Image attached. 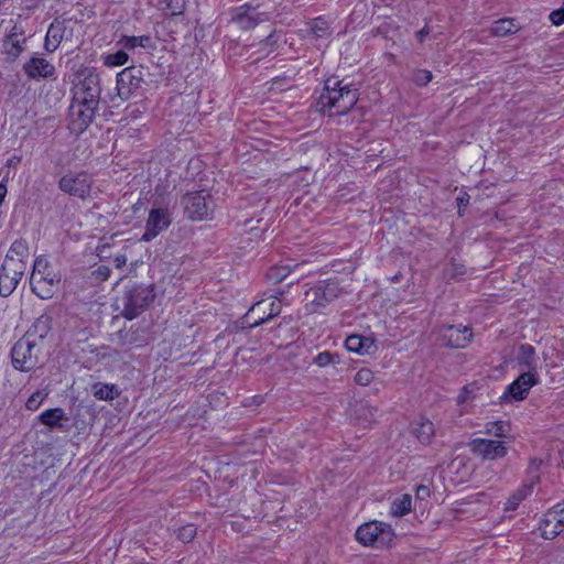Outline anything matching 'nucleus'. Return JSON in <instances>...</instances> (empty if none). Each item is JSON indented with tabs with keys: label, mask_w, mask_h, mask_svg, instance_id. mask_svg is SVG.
Masks as SVG:
<instances>
[{
	"label": "nucleus",
	"mask_w": 564,
	"mask_h": 564,
	"mask_svg": "<svg viewBox=\"0 0 564 564\" xmlns=\"http://www.w3.org/2000/svg\"><path fill=\"white\" fill-rule=\"evenodd\" d=\"M358 101V88L345 79L329 77L325 80L317 106L323 113L340 116L347 113Z\"/></svg>",
	"instance_id": "f257e3e1"
},
{
	"label": "nucleus",
	"mask_w": 564,
	"mask_h": 564,
	"mask_svg": "<svg viewBox=\"0 0 564 564\" xmlns=\"http://www.w3.org/2000/svg\"><path fill=\"white\" fill-rule=\"evenodd\" d=\"M155 297L153 285L128 282L117 296L115 307L127 319L139 316Z\"/></svg>",
	"instance_id": "f03ea898"
},
{
	"label": "nucleus",
	"mask_w": 564,
	"mask_h": 564,
	"mask_svg": "<svg viewBox=\"0 0 564 564\" xmlns=\"http://www.w3.org/2000/svg\"><path fill=\"white\" fill-rule=\"evenodd\" d=\"M44 334H36V330H28L12 347L11 360L15 370L29 372L35 369L42 355Z\"/></svg>",
	"instance_id": "7ed1b4c3"
},
{
	"label": "nucleus",
	"mask_w": 564,
	"mask_h": 564,
	"mask_svg": "<svg viewBox=\"0 0 564 564\" xmlns=\"http://www.w3.org/2000/svg\"><path fill=\"white\" fill-rule=\"evenodd\" d=\"M100 94V77L96 69L89 67L79 69L73 82L70 102L98 109Z\"/></svg>",
	"instance_id": "20e7f679"
},
{
	"label": "nucleus",
	"mask_w": 564,
	"mask_h": 564,
	"mask_svg": "<svg viewBox=\"0 0 564 564\" xmlns=\"http://www.w3.org/2000/svg\"><path fill=\"white\" fill-rule=\"evenodd\" d=\"M61 275L55 272L44 256H39L33 263L30 276L32 292L42 300L52 299L57 290Z\"/></svg>",
	"instance_id": "39448f33"
},
{
	"label": "nucleus",
	"mask_w": 564,
	"mask_h": 564,
	"mask_svg": "<svg viewBox=\"0 0 564 564\" xmlns=\"http://www.w3.org/2000/svg\"><path fill=\"white\" fill-rule=\"evenodd\" d=\"M181 204L185 214L192 220L210 218L215 208V202L209 191H194L183 195Z\"/></svg>",
	"instance_id": "423d86ee"
},
{
	"label": "nucleus",
	"mask_w": 564,
	"mask_h": 564,
	"mask_svg": "<svg viewBox=\"0 0 564 564\" xmlns=\"http://www.w3.org/2000/svg\"><path fill=\"white\" fill-rule=\"evenodd\" d=\"M94 180L87 172L70 171L59 178L58 188L70 196L86 199L90 196Z\"/></svg>",
	"instance_id": "0eeeda50"
},
{
	"label": "nucleus",
	"mask_w": 564,
	"mask_h": 564,
	"mask_svg": "<svg viewBox=\"0 0 564 564\" xmlns=\"http://www.w3.org/2000/svg\"><path fill=\"white\" fill-rule=\"evenodd\" d=\"M356 539L366 546L383 545L391 541L393 536L389 524L378 521H371L360 525L356 531Z\"/></svg>",
	"instance_id": "6e6552de"
},
{
	"label": "nucleus",
	"mask_w": 564,
	"mask_h": 564,
	"mask_svg": "<svg viewBox=\"0 0 564 564\" xmlns=\"http://www.w3.org/2000/svg\"><path fill=\"white\" fill-rule=\"evenodd\" d=\"M338 295V288L335 282L319 283L305 293L306 311L315 313L325 307Z\"/></svg>",
	"instance_id": "1a4fd4ad"
},
{
	"label": "nucleus",
	"mask_w": 564,
	"mask_h": 564,
	"mask_svg": "<svg viewBox=\"0 0 564 564\" xmlns=\"http://www.w3.org/2000/svg\"><path fill=\"white\" fill-rule=\"evenodd\" d=\"M143 68L130 66L117 75V95L121 100H128L138 90L144 78Z\"/></svg>",
	"instance_id": "9d476101"
},
{
	"label": "nucleus",
	"mask_w": 564,
	"mask_h": 564,
	"mask_svg": "<svg viewBox=\"0 0 564 564\" xmlns=\"http://www.w3.org/2000/svg\"><path fill=\"white\" fill-rule=\"evenodd\" d=\"M171 223L172 217L167 208H151L141 240L147 242L153 240L167 229Z\"/></svg>",
	"instance_id": "9b49d317"
},
{
	"label": "nucleus",
	"mask_w": 564,
	"mask_h": 564,
	"mask_svg": "<svg viewBox=\"0 0 564 564\" xmlns=\"http://www.w3.org/2000/svg\"><path fill=\"white\" fill-rule=\"evenodd\" d=\"M544 539L552 540L564 530V500L549 510L540 525Z\"/></svg>",
	"instance_id": "f8f14e48"
},
{
	"label": "nucleus",
	"mask_w": 564,
	"mask_h": 564,
	"mask_svg": "<svg viewBox=\"0 0 564 564\" xmlns=\"http://www.w3.org/2000/svg\"><path fill=\"white\" fill-rule=\"evenodd\" d=\"M97 108L82 106L70 102L69 106V129L75 134H82L94 121Z\"/></svg>",
	"instance_id": "ddd939ff"
},
{
	"label": "nucleus",
	"mask_w": 564,
	"mask_h": 564,
	"mask_svg": "<svg viewBox=\"0 0 564 564\" xmlns=\"http://www.w3.org/2000/svg\"><path fill=\"white\" fill-rule=\"evenodd\" d=\"M471 328L464 325H447L441 329V339L447 347L464 348L471 340Z\"/></svg>",
	"instance_id": "4468645a"
},
{
	"label": "nucleus",
	"mask_w": 564,
	"mask_h": 564,
	"mask_svg": "<svg viewBox=\"0 0 564 564\" xmlns=\"http://www.w3.org/2000/svg\"><path fill=\"white\" fill-rule=\"evenodd\" d=\"M26 268L2 263L0 268V295L8 297L17 289Z\"/></svg>",
	"instance_id": "2eb2a0df"
},
{
	"label": "nucleus",
	"mask_w": 564,
	"mask_h": 564,
	"mask_svg": "<svg viewBox=\"0 0 564 564\" xmlns=\"http://www.w3.org/2000/svg\"><path fill=\"white\" fill-rule=\"evenodd\" d=\"M473 453L484 459H497L507 455L502 441L476 438L470 443Z\"/></svg>",
	"instance_id": "dca6fc26"
},
{
	"label": "nucleus",
	"mask_w": 564,
	"mask_h": 564,
	"mask_svg": "<svg viewBox=\"0 0 564 564\" xmlns=\"http://www.w3.org/2000/svg\"><path fill=\"white\" fill-rule=\"evenodd\" d=\"M72 36V30L67 28L65 21L55 19L46 32L44 47L47 52L53 53L57 50L62 41L69 40Z\"/></svg>",
	"instance_id": "f3484780"
},
{
	"label": "nucleus",
	"mask_w": 564,
	"mask_h": 564,
	"mask_svg": "<svg viewBox=\"0 0 564 564\" xmlns=\"http://www.w3.org/2000/svg\"><path fill=\"white\" fill-rule=\"evenodd\" d=\"M24 73L32 79L53 78L55 67L46 58L33 56L23 66Z\"/></svg>",
	"instance_id": "a211bd4d"
},
{
	"label": "nucleus",
	"mask_w": 564,
	"mask_h": 564,
	"mask_svg": "<svg viewBox=\"0 0 564 564\" xmlns=\"http://www.w3.org/2000/svg\"><path fill=\"white\" fill-rule=\"evenodd\" d=\"M538 383V378L534 372L527 371L520 375L511 384H509L507 392L502 398H506L507 394L512 397L514 400H523L529 390Z\"/></svg>",
	"instance_id": "6ab92c4d"
},
{
	"label": "nucleus",
	"mask_w": 564,
	"mask_h": 564,
	"mask_svg": "<svg viewBox=\"0 0 564 564\" xmlns=\"http://www.w3.org/2000/svg\"><path fill=\"white\" fill-rule=\"evenodd\" d=\"M24 43L25 36L23 28L14 24L3 41V48L6 54L12 59H15L23 52Z\"/></svg>",
	"instance_id": "aec40b11"
},
{
	"label": "nucleus",
	"mask_w": 564,
	"mask_h": 564,
	"mask_svg": "<svg viewBox=\"0 0 564 564\" xmlns=\"http://www.w3.org/2000/svg\"><path fill=\"white\" fill-rule=\"evenodd\" d=\"M30 256L29 243L24 239H17L10 246L6 258L3 260L4 264H12L17 267L26 268V260Z\"/></svg>",
	"instance_id": "412c9836"
},
{
	"label": "nucleus",
	"mask_w": 564,
	"mask_h": 564,
	"mask_svg": "<svg viewBox=\"0 0 564 564\" xmlns=\"http://www.w3.org/2000/svg\"><path fill=\"white\" fill-rule=\"evenodd\" d=\"M517 360L519 365L523 366L528 371L535 373L539 358L536 357L533 346L529 344L520 345L517 354Z\"/></svg>",
	"instance_id": "4be33fe9"
},
{
	"label": "nucleus",
	"mask_w": 564,
	"mask_h": 564,
	"mask_svg": "<svg viewBox=\"0 0 564 564\" xmlns=\"http://www.w3.org/2000/svg\"><path fill=\"white\" fill-rule=\"evenodd\" d=\"M412 433L421 444L427 445L434 437V424L427 419H420L412 425Z\"/></svg>",
	"instance_id": "5701e85b"
},
{
	"label": "nucleus",
	"mask_w": 564,
	"mask_h": 564,
	"mask_svg": "<svg viewBox=\"0 0 564 564\" xmlns=\"http://www.w3.org/2000/svg\"><path fill=\"white\" fill-rule=\"evenodd\" d=\"M42 424L50 429L62 427L61 422L67 420L62 408H54L42 412L39 416Z\"/></svg>",
	"instance_id": "b1692460"
},
{
	"label": "nucleus",
	"mask_w": 564,
	"mask_h": 564,
	"mask_svg": "<svg viewBox=\"0 0 564 564\" xmlns=\"http://www.w3.org/2000/svg\"><path fill=\"white\" fill-rule=\"evenodd\" d=\"M533 484H523L519 487L507 500L505 510L514 511L521 501H523L529 495H531Z\"/></svg>",
	"instance_id": "393cba45"
},
{
	"label": "nucleus",
	"mask_w": 564,
	"mask_h": 564,
	"mask_svg": "<svg viewBox=\"0 0 564 564\" xmlns=\"http://www.w3.org/2000/svg\"><path fill=\"white\" fill-rule=\"evenodd\" d=\"M518 24L514 19H500L491 25L490 32L495 36H506L518 31Z\"/></svg>",
	"instance_id": "a878e982"
},
{
	"label": "nucleus",
	"mask_w": 564,
	"mask_h": 564,
	"mask_svg": "<svg viewBox=\"0 0 564 564\" xmlns=\"http://www.w3.org/2000/svg\"><path fill=\"white\" fill-rule=\"evenodd\" d=\"M411 508L412 497L409 494H404L392 501L390 513L394 517H403L411 511Z\"/></svg>",
	"instance_id": "bb28decb"
},
{
	"label": "nucleus",
	"mask_w": 564,
	"mask_h": 564,
	"mask_svg": "<svg viewBox=\"0 0 564 564\" xmlns=\"http://www.w3.org/2000/svg\"><path fill=\"white\" fill-rule=\"evenodd\" d=\"M275 41L273 40V31L270 30L269 34L265 36V40L260 41L258 45L252 44V47H257V51H253L251 55H258L253 62H259L262 57L270 55L274 52Z\"/></svg>",
	"instance_id": "cd10ccee"
},
{
	"label": "nucleus",
	"mask_w": 564,
	"mask_h": 564,
	"mask_svg": "<svg viewBox=\"0 0 564 564\" xmlns=\"http://www.w3.org/2000/svg\"><path fill=\"white\" fill-rule=\"evenodd\" d=\"M93 394L98 400H113L116 397L119 395V391L115 384H107V383H95L93 386Z\"/></svg>",
	"instance_id": "c85d7f7f"
},
{
	"label": "nucleus",
	"mask_w": 564,
	"mask_h": 564,
	"mask_svg": "<svg viewBox=\"0 0 564 564\" xmlns=\"http://www.w3.org/2000/svg\"><path fill=\"white\" fill-rule=\"evenodd\" d=\"M378 412L379 410L376 406L370 405L368 402H358L355 409L356 416L359 420H364L369 423L376 421Z\"/></svg>",
	"instance_id": "c756f323"
},
{
	"label": "nucleus",
	"mask_w": 564,
	"mask_h": 564,
	"mask_svg": "<svg viewBox=\"0 0 564 564\" xmlns=\"http://www.w3.org/2000/svg\"><path fill=\"white\" fill-rule=\"evenodd\" d=\"M485 433L495 437L505 438L510 433V425L505 421L488 422L485 426Z\"/></svg>",
	"instance_id": "7c9ffc66"
},
{
	"label": "nucleus",
	"mask_w": 564,
	"mask_h": 564,
	"mask_svg": "<svg viewBox=\"0 0 564 564\" xmlns=\"http://www.w3.org/2000/svg\"><path fill=\"white\" fill-rule=\"evenodd\" d=\"M310 33L316 39H327L330 36L329 24L323 18H316L310 23Z\"/></svg>",
	"instance_id": "2f4dec72"
},
{
	"label": "nucleus",
	"mask_w": 564,
	"mask_h": 564,
	"mask_svg": "<svg viewBox=\"0 0 564 564\" xmlns=\"http://www.w3.org/2000/svg\"><path fill=\"white\" fill-rule=\"evenodd\" d=\"M122 45L127 50H132L134 47H152V39L149 35L142 36H126L122 39Z\"/></svg>",
	"instance_id": "473e14b6"
},
{
	"label": "nucleus",
	"mask_w": 564,
	"mask_h": 564,
	"mask_svg": "<svg viewBox=\"0 0 564 564\" xmlns=\"http://www.w3.org/2000/svg\"><path fill=\"white\" fill-rule=\"evenodd\" d=\"M48 392L45 390H36L25 402V408L30 411L39 409L41 403L47 398Z\"/></svg>",
	"instance_id": "72a5a7b5"
},
{
	"label": "nucleus",
	"mask_w": 564,
	"mask_h": 564,
	"mask_svg": "<svg viewBox=\"0 0 564 564\" xmlns=\"http://www.w3.org/2000/svg\"><path fill=\"white\" fill-rule=\"evenodd\" d=\"M197 529L193 523H187L177 530V539L183 543L193 541L196 536Z\"/></svg>",
	"instance_id": "f704fd0d"
},
{
	"label": "nucleus",
	"mask_w": 564,
	"mask_h": 564,
	"mask_svg": "<svg viewBox=\"0 0 564 564\" xmlns=\"http://www.w3.org/2000/svg\"><path fill=\"white\" fill-rule=\"evenodd\" d=\"M290 274V270L286 267H273L268 273L267 278L269 281L273 283H279L283 281Z\"/></svg>",
	"instance_id": "c9c22d12"
},
{
	"label": "nucleus",
	"mask_w": 564,
	"mask_h": 564,
	"mask_svg": "<svg viewBox=\"0 0 564 564\" xmlns=\"http://www.w3.org/2000/svg\"><path fill=\"white\" fill-rule=\"evenodd\" d=\"M128 54L123 51H118L112 54H108L105 58V64L108 66H121L128 62Z\"/></svg>",
	"instance_id": "e433bc0d"
},
{
	"label": "nucleus",
	"mask_w": 564,
	"mask_h": 564,
	"mask_svg": "<svg viewBox=\"0 0 564 564\" xmlns=\"http://www.w3.org/2000/svg\"><path fill=\"white\" fill-rule=\"evenodd\" d=\"M373 372L368 368H361L356 375H355V382L359 386L366 387L370 384L373 380Z\"/></svg>",
	"instance_id": "4c0bfd02"
},
{
	"label": "nucleus",
	"mask_w": 564,
	"mask_h": 564,
	"mask_svg": "<svg viewBox=\"0 0 564 564\" xmlns=\"http://www.w3.org/2000/svg\"><path fill=\"white\" fill-rule=\"evenodd\" d=\"M166 10L170 11L171 15H180L185 10L184 0H165Z\"/></svg>",
	"instance_id": "58836bf2"
},
{
	"label": "nucleus",
	"mask_w": 564,
	"mask_h": 564,
	"mask_svg": "<svg viewBox=\"0 0 564 564\" xmlns=\"http://www.w3.org/2000/svg\"><path fill=\"white\" fill-rule=\"evenodd\" d=\"M432 78V73L427 69H419L413 74V82L419 86L427 85Z\"/></svg>",
	"instance_id": "ea45409f"
},
{
	"label": "nucleus",
	"mask_w": 564,
	"mask_h": 564,
	"mask_svg": "<svg viewBox=\"0 0 564 564\" xmlns=\"http://www.w3.org/2000/svg\"><path fill=\"white\" fill-rule=\"evenodd\" d=\"M345 346L349 351L362 355L360 346V335H350L346 338Z\"/></svg>",
	"instance_id": "a19ab883"
},
{
	"label": "nucleus",
	"mask_w": 564,
	"mask_h": 564,
	"mask_svg": "<svg viewBox=\"0 0 564 564\" xmlns=\"http://www.w3.org/2000/svg\"><path fill=\"white\" fill-rule=\"evenodd\" d=\"M117 338H118V344L121 346H129V345L133 344V341H134L133 334L128 330H119L117 333Z\"/></svg>",
	"instance_id": "79ce46f5"
},
{
	"label": "nucleus",
	"mask_w": 564,
	"mask_h": 564,
	"mask_svg": "<svg viewBox=\"0 0 564 564\" xmlns=\"http://www.w3.org/2000/svg\"><path fill=\"white\" fill-rule=\"evenodd\" d=\"M446 273L452 278L459 276L466 273V268L462 263L452 262Z\"/></svg>",
	"instance_id": "37998d69"
},
{
	"label": "nucleus",
	"mask_w": 564,
	"mask_h": 564,
	"mask_svg": "<svg viewBox=\"0 0 564 564\" xmlns=\"http://www.w3.org/2000/svg\"><path fill=\"white\" fill-rule=\"evenodd\" d=\"M550 21L554 25H561L564 23V3L563 7L552 11L549 15Z\"/></svg>",
	"instance_id": "c03bdc74"
},
{
	"label": "nucleus",
	"mask_w": 564,
	"mask_h": 564,
	"mask_svg": "<svg viewBox=\"0 0 564 564\" xmlns=\"http://www.w3.org/2000/svg\"><path fill=\"white\" fill-rule=\"evenodd\" d=\"M267 230H268L267 223L262 227H251L249 229V241L253 240V237L261 238Z\"/></svg>",
	"instance_id": "a18cd8bd"
},
{
	"label": "nucleus",
	"mask_w": 564,
	"mask_h": 564,
	"mask_svg": "<svg viewBox=\"0 0 564 564\" xmlns=\"http://www.w3.org/2000/svg\"><path fill=\"white\" fill-rule=\"evenodd\" d=\"M93 274L97 280L106 281L110 275V269L106 265H99Z\"/></svg>",
	"instance_id": "49530a36"
},
{
	"label": "nucleus",
	"mask_w": 564,
	"mask_h": 564,
	"mask_svg": "<svg viewBox=\"0 0 564 564\" xmlns=\"http://www.w3.org/2000/svg\"><path fill=\"white\" fill-rule=\"evenodd\" d=\"M330 360H332V355L328 351L321 352L315 358V362L321 367L328 365L330 362Z\"/></svg>",
	"instance_id": "de8ad7c7"
},
{
	"label": "nucleus",
	"mask_w": 564,
	"mask_h": 564,
	"mask_svg": "<svg viewBox=\"0 0 564 564\" xmlns=\"http://www.w3.org/2000/svg\"><path fill=\"white\" fill-rule=\"evenodd\" d=\"M430 494H431L430 488L426 485H420L416 487L415 496L417 499L424 500L427 497H430Z\"/></svg>",
	"instance_id": "09e8293b"
},
{
	"label": "nucleus",
	"mask_w": 564,
	"mask_h": 564,
	"mask_svg": "<svg viewBox=\"0 0 564 564\" xmlns=\"http://www.w3.org/2000/svg\"><path fill=\"white\" fill-rule=\"evenodd\" d=\"M360 346L362 348V355L368 354L373 346V341L367 337L360 336Z\"/></svg>",
	"instance_id": "8fccbe9b"
},
{
	"label": "nucleus",
	"mask_w": 564,
	"mask_h": 564,
	"mask_svg": "<svg viewBox=\"0 0 564 564\" xmlns=\"http://www.w3.org/2000/svg\"><path fill=\"white\" fill-rule=\"evenodd\" d=\"M278 312H274L273 308L270 310V313L268 314V316L265 318L263 317H260L258 319H254L253 323H249V328H252V327H256V326H259L261 323H263L265 319L268 318H271L273 317Z\"/></svg>",
	"instance_id": "3c124183"
},
{
	"label": "nucleus",
	"mask_w": 564,
	"mask_h": 564,
	"mask_svg": "<svg viewBox=\"0 0 564 564\" xmlns=\"http://www.w3.org/2000/svg\"><path fill=\"white\" fill-rule=\"evenodd\" d=\"M430 34V29L425 25L423 29L416 32V39L419 42H423L424 39Z\"/></svg>",
	"instance_id": "603ef678"
},
{
	"label": "nucleus",
	"mask_w": 564,
	"mask_h": 564,
	"mask_svg": "<svg viewBox=\"0 0 564 564\" xmlns=\"http://www.w3.org/2000/svg\"><path fill=\"white\" fill-rule=\"evenodd\" d=\"M113 262H115L117 268H121V267H123L126 264L127 257L124 254H118V256L115 257Z\"/></svg>",
	"instance_id": "864d4df0"
},
{
	"label": "nucleus",
	"mask_w": 564,
	"mask_h": 564,
	"mask_svg": "<svg viewBox=\"0 0 564 564\" xmlns=\"http://www.w3.org/2000/svg\"><path fill=\"white\" fill-rule=\"evenodd\" d=\"M243 522H245L243 519L231 521L230 522L231 529L236 530V531H240L243 528Z\"/></svg>",
	"instance_id": "5fc2aeb1"
},
{
	"label": "nucleus",
	"mask_w": 564,
	"mask_h": 564,
	"mask_svg": "<svg viewBox=\"0 0 564 564\" xmlns=\"http://www.w3.org/2000/svg\"><path fill=\"white\" fill-rule=\"evenodd\" d=\"M263 306H265V302L264 301L258 302L253 306L249 307V313H251V312L253 313L256 311H260V310H262Z\"/></svg>",
	"instance_id": "6e6d98bb"
},
{
	"label": "nucleus",
	"mask_w": 564,
	"mask_h": 564,
	"mask_svg": "<svg viewBox=\"0 0 564 564\" xmlns=\"http://www.w3.org/2000/svg\"><path fill=\"white\" fill-rule=\"evenodd\" d=\"M469 200V196L467 194H464L463 196L457 197L458 205H465Z\"/></svg>",
	"instance_id": "4d7b16f0"
},
{
	"label": "nucleus",
	"mask_w": 564,
	"mask_h": 564,
	"mask_svg": "<svg viewBox=\"0 0 564 564\" xmlns=\"http://www.w3.org/2000/svg\"><path fill=\"white\" fill-rule=\"evenodd\" d=\"M46 321H47V318H45V319H43V317L39 318V319H37V323H36V324H35V326H34V328L36 329V328H39L41 325H43V326H44V328H45V327H46Z\"/></svg>",
	"instance_id": "13d9d810"
},
{
	"label": "nucleus",
	"mask_w": 564,
	"mask_h": 564,
	"mask_svg": "<svg viewBox=\"0 0 564 564\" xmlns=\"http://www.w3.org/2000/svg\"><path fill=\"white\" fill-rule=\"evenodd\" d=\"M465 400H466V397H465V394H464V393H460V394L458 395V398H457V402H458V403H463V402H465Z\"/></svg>",
	"instance_id": "bf43d9fd"
},
{
	"label": "nucleus",
	"mask_w": 564,
	"mask_h": 564,
	"mask_svg": "<svg viewBox=\"0 0 564 564\" xmlns=\"http://www.w3.org/2000/svg\"><path fill=\"white\" fill-rule=\"evenodd\" d=\"M242 20V14H239L236 19H234V22H240Z\"/></svg>",
	"instance_id": "052dcab7"
},
{
	"label": "nucleus",
	"mask_w": 564,
	"mask_h": 564,
	"mask_svg": "<svg viewBox=\"0 0 564 564\" xmlns=\"http://www.w3.org/2000/svg\"><path fill=\"white\" fill-rule=\"evenodd\" d=\"M12 164H14V161H13V159H10V160L8 161V165H12Z\"/></svg>",
	"instance_id": "680f3d73"
},
{
	"label": "nucleus",
	"mask_w": 564,
	"mask_h": 564,
	"mask_svg": "<svg viewBox=\"0 0 564 564\" xmlns=\"http://www.w3.org/2000/svg\"><path fill=\"white\" fill-rule=\"evenodd\" d=\"M8 0H0V8L7 2Z\"/></svg>",
	"instance_id": "e2e57ef3"
},
{
	"label": "nucleus",
	"mask_w": 564,
	"mask_h": 564,
	"mask_svg": "<svg viewBox=\"0 0 564 564\" xmlns=\"http://www.w3.org/2000/svg\"><path fill=\"white\" fill-rule=\"evenodd\" d=\"M251 20H252V19H251V17L249 15V18H248L249 24L251 23Z\"/></svg>",
	"instance_id": "0e129e2a"
}]
</instances>
